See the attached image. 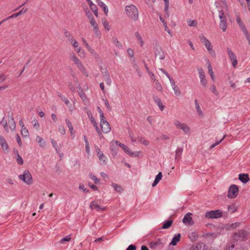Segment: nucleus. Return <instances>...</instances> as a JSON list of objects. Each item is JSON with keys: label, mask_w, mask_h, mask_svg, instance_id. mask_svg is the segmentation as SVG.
Masks as SVG:
<instances>
[{"label": "nucleus", "mask_w": 250, "mask_h": 250, "mask_svg": "<svg viewBox=\"0 0 250 250\" xmlns=\"http://www.w3.org/2000/svg\"><path fill=\"white\" fill-rule=\"evenodd\" d=\"M59 131L62 135H64L66 133L64 127L62 125L59 126Z\"/></svg>", "instance_id": "obj_62"}, {"label": "nucleus", "mask_w": 250, "mask_h": 250, "mask_svg": "<svg viewBox=\"0 0 250 250\" xmlns=\"http://www.w3.org/2000/svg\"><path fill=\"white\" fill-rule=\"evenodd\" d=\"M78 68L84 74L85 76H88V73L86 70L85 68L82 64V62L81 63H79V64L76 65Z\"/></svg>", "instance_id": "obj_31"}, {"label": "nucleus", "mask_w": 250, "mask_h": 250, "mask_svg": "<svg viewBox=\"0 0 250 250\" xmlns=\"http://www.w3.org/2000/svg\"><path fill=\"white\" fill-rule=\"evenodd\" d=\"M0 124L2 125L6 132H8L9 131H14L15 130L16 123L13 116H8V122L5 120L4 117H3Z\"/></svg>", "instance_id": "obj_2"}, {"label": "nucleus", "mask_w": 250, "mask_h": 250, "mask_svg": "<svg viewBox=\"0 0 250 250\" xmlns=\"http://www.w3.org/2000/svg\"><path fill=\"white\" fill-rule=\"evenodd\" d=\"M172 223V221H171V220L167 221L164 223L162 228L163 229H167L171 226Z\"/></svg>", "instance_id": "obj_43"}, {"label": "nucleus", "mask_w": 250, "mask_h": 250, "mask_svg": "<svg viewBox=\"0 0 250 250\" xmlns=\"http://www.w3.org/2000/svg\"><path fill=\"white\" fill-rule=\"evenodd\" d=\"M27 11V8H23L20 12L17 13H15L11 16L8 17V18H14L18 17L19 16L25 13Z\"/></svg>", "instance_id": "obj_29"}, {"label": "nucleus", "mask_w": 250, "mask_h": 250, "mask_svg": "<svg viewBox=\"0 0 250 250\" xmlns=\"http://www.w3.org/2000/svg\"><path fill=\"white\" fill-rule=\"evenodd\" d=\"M180 238L181 234L178 233L177 234L175 235L172 238V241L170 243V245L175 246L177 244V243L180 240Z\"/></svg>", "instance_id": "obj_27"}, {"label": "nucleus", "mask_w": 250, "mask_h": 250, "mask_svg": "<svg viewBox=\"0 0 250 250\" xmlns=\"http://www.w3.org/2000/svg\"><path fill=\"white\" fill-rule=\"evenodd\" d=\"M112 41L114 45L118 47L119 49H123V45L119 41L117 38L113 37L112 38Z\"/></svg>", "instance_id": "obj_33"}, {"label": "nucleus", "mask_w": 250, "mask_h": 250, "mask_svg": "<svg viewBox=\"0 0 250 250\" xmlns=\"http://www.w3.org/2000/svg\"><path fill=\"white\" fill-rule=\"evenodd\" d=\"M0 145L2 150L5 152L8 153L9 151L8 145L5 139L0 135Z\"/></svg>", "instance_id": "obj_16"}, {"label": "nucleus", "mask_w": 250, "mask_h": 250, "mask_svg": "<svg viewBox=\"0 0 250 250\" xmlns=\"http://www.w3.org/2000/svg\"><path fill=\"white\" fill-rule=\"evenodd\" d=\"M188 24L190 27H195L197 24V21L196 20H188L187 21Z\"/></svg>", "instance_id": "obj_46"}, {"label": "nucleus", "mask_w": 250, "mask_h": 250, "mask_svg": "<svg viewBox=\"0 0 250 250\" xmlns=\"http://www.w3.org/2000/svg\"><path fill=\"white\" fill-rule=\"evenodd\" d=\"M185 134L189 135L191 133L190 127L186 124L184 123L180 129Z\"/></svg>", "instance_id": "obj_21"}, {"label": "nucleus", "mask_w": 250, "mask_h": 250, "mask_svg": "<svg viewBox=\"0 0 250 250\" xmlns=\"http://www.w3.org/2000/svg\"><path fill=\"white\" fill-rule=\"evenodd\" d=\"M78 93L79 94V95H80L81 98L84 104H88L89 101H88V99L86 98L84 93L83 92V91L81 87H79Z\"/></svg>", "instance_id": "obj_20"}, {"label": "nucleus", "mask_w": 250, "mask_h": 250, "mask_svg": "<svg viewBox=\"0 0 250 250\" xmlns=\"http://www.w3.org/2000/svg\"><path fill=\"white\" fill-rule=\"evenodd\" d=\"M201 42L205 46L207 49L212 46L210 42L203 34H200L199 36Z\"/></svg>", "instance_id": "obj_17"}, {"label": "nucleus", "mask_w": 250, "mask_h": 250, "mask_svg": "<svg viewBox=\"0 0 250 250\" xmlns=\"http://www.w3.org/2000/svg\"><path fill=\"white\" fill-rule=\"evenodd\" d=\"M116 144H118L126 153L131 157H138L140 153V151H132L126 146L117 141H116Z\"/></svg>", "instance_id": "obj_4"}, {"label": "nucleus", "mask_w": 250, "mask_h": 250, "mask_svg": "<svg viewBox=\"0 0 250 250\" xmlns=\"http://www.w3.org/2000/svg\"><path fill=\"white\" fill-rule=\"evenodd\" d=\"M225 135H224L223 136V137L219 141H217L214 144H213V145H212L210 146V148L212 149L213 148V147H214L215 146H217L218 145H219L220 143H221V142L224 140V139L225 138Z\"/></svg>", "instance_id": "obj_55"}, {"label": "nucleus", "mask_w": 250, "mask_h": 250, "mask_svg": "<svg viewBox=\"0 0 250 250\" xmlns=\"http://www.w3.org/2000/svg\"><path fill=\"white\" fill-rule=\"evenodd\" d=\"M169 80L171 84L172 88L174 91L175 95L177 96H180L181 95V91L178 86L176 84V82H175L174 79L172 78H171Z\"/></svg>", "instance_id": "obj_10"}, {"label": "nucleus", "mask_w": 250, "mask_h": 250, "mask_svg": "<svg viewBox=\"0 0 250 250\" xmlns=\"http://www.w3.org/2000/svg\"><path fill=\"white\" fill-rule=\"evenodd\" d=\"M218 17L220 19V28L223 32H225L227 28V23L226 17L225 16L224 12L222 10L218 9Z\"/></svg>", "instance_id": "obj_3"}, {"label": "nucleus", "mask_w": 250, "mask_h": 250, "mask_svg": "<svg viewBox=\"0 0 250 250\" xmlns=\"http://www.w3.org/2000/svg\"><path fill=\"white\" fill-rule=\"evenodd\" d=\"M89 175L90 177L94 181L95 183L97 184L99 182V180L92 173H89Z\"/></svg>", "instance_id": "obj_58"}, {"label": "nucleus", "mask_w": 250, "mask_h": 250, "mask_svg": "<svg viewBox=\"0 0 250 250\" xmlns=\"http://www.w3.org/2000/svg\"><path fill=\"white\" fill-rule=\"evenodd\" d=\"M153 100L156 104L159 106L160 110L161 111H163L165 108V106L163 105L161 100L158 97L154 96L153 97Z\"/></svg>", "instance_id": "obj_23"}, {"label": "nucleus", "mask_w": 250, "mask_h": 250, "mask_svg": "<svg viewBox=\"0 0 250 250\" xmlns=\"http://www.w3.org/2000/svg\"><path fill=\"white\" fill-rule=\"evenodd\" d=\"M160 20L163 23V25L165 27V30L171 36V32L170 30L168 29L167 27V24L166 22L165 21L164 19L162 18V17L160 16L159 17Z\"/></svg>", "instance_id": "obj_35"}, {"label": "nucleus", "mask_w": 250, "mask_h": 250, "mask_svg": "<svg viewBox=\"0 0 250 250\" xmlns=\"http://www.w3.org/2000/svg\"><path fill=\"white\" fill-rule=\"evenodd\" d=\"M189 238L191 241H194L198 238V235L196 232H192L189 235Z\"/></svg>", "instance_id": "obj_50"}, {"label": "nucleus", "mask_w": 250, "mask_h": 250, "mask_svg": "<svg viewBox=\"0 0 250 250\" xmlns=\"http://www.w3.org/2000/svg\"><path fill=\"white\" fill-rule=\"evenodd\" d=\"M238 193V188L237 186L235 185H232L229 188L228 197L229 198H234L237 196Z\"/></svg>", "instance_id": "obj_8"}, {"label": "nucleus", "mask_w": 250, "mask_h": 250, "mask_svg": "<svg viewBox=\"0 0 250 250\" xmlns=\"http://www.w3.org/2000/svg\"><path fill=\"white\" fill-rule=\"evenodd\" d=\"M189 250H208V247L204 243H197L192 245Z\"/></svg>", "instance_id": "obj_11"}, {"label": "nucleus", "mask_w": 250, "mask_h": 250, "mask_svg": "<svg viewBox=\"0 0 250 250\" xmlns=\"http://www.w3.org/2000/svg\"><path fill=\"white\" fill-rule=\"evenodd\" d=\"M98 4H99V5L101 7L103 8V10H104V13L106 15H107V14L108 13V8L107 7V6L105 5V4L103 2H102V1H99Z\"/></svg>", "instance_id": "obj_39"}, {"label": "nucleus", "mask_w": 250, "mask_h": 250, "mask_svg": "<svg viewBox=\"0 0 250 250\" xmlns=\"http://www.w3.org/2000/svg\"><path fill=\"white\" fill-rule=\"evenodd\" d=\"M64 35L65 37H66V38H68V40L69 39H71V38H73V37L71 35V33L68 31H67V30H65L64 31Z\"/></svg>", "instance_id": "obj_63"}, {"label": "nucleus", "mask_w": 250, "mask_h": 250, "mask_svg": "<svg viewBox=\"0 0 250 250\" xmlns=\"http://www.w3.org/2000/svg\"><path fill=\"white\" fill-rule=\"evenodd\" d=\"M240 223L239 222H236L231 224H228L227 225V228L229 229H234L238 227Z\"/></svg>", "instance_id": "obj_37"}, {"label": "nucleus", "mask_w": 250, "mask_h": 250, "mask_svg": "<svg viewBox=\"0 0 250 250\" xmlns=\"http://www.w3.org/2000/svg\"><path fill=\"white\" fill-rule=\"evenodd\" d=\"M165 3V9L164 11H165L167 15L168 16V8H169V0H163Z\"/></svg>", "instance_id": "obj_42"}, {"label": "nucleus", "mask_w": 250, "mask_h": 250, "mask_svg": "<svg viewBox=\"0 0 250 250\" xmlns=\"http://www.w3.org/2000/svg\"><path fill=\"white\" fill-rule=\"evenodd\" d=\"M102 74L104 80L105 81L106 84L108 85H110L111 84V79L108 71L105 69L104 71L102 72Z\"/></svg>", "instance_id": "obj_19"}, {"label": "nucleus", "mask_w": 250, "mask_h": 250, "mask_svg": "<svg viewBox=\"0 0 250 250\" xmlns=\"http://www.w3.org/2000/svg\"><path fill=\"white\" fill-rule=\"evenodd\" d=\"M65 122L69 128L71 135H73V127L71 124V123L67 119H65Z\"/></svg>", "instance_id": "obj_38"}, {"label": "nucleus", "mask_w": 250, "mask_h": 250, "mask_svg": "<svg viewBox=\"0 0 250 250\" xmlns=\"http://www.w3.org/2000/svg\"><path fill=\"white\" fill-rule=\"evenodd\" d=\"M183 148H180V147H178L176 150V155H175V159H178V158H179L182 152H183Z\"/></svg>", "instance_id": "obj_48"}, {"label": "nucleus", "mask_w": 250, "mask_h": 250, "mask_svg": "<svg viewBox=\"0 0 250 250\" xmlns=\"http://www.w3.org/2000/svg\"><path fill=\"white\" fill-rule=\"evenodd\" d=\"M111 186L118 192L121 193L123 190L122 187L120 185H118L115 183H112Z\"/></svg>", "instance_id": "obj_36"}, {"label": "nucleus", "mask_w": 250, "mask_h": 250, "mask_svg": "<svg viewBox=\"0 0 250 250\" xmlns=\"http://www.w3.org/2000/svg\"><path fill=\"white\" fill-rule=\"evenodd\" d=\"M21 134L24 137H27L29 135V133L26 127L22 126L21 129Z\"/></svg>", "instance_id": "obj_47"}, {"label": "nucleus", "mask_w": 250, "mask_h": 250, "mask_svg": "<svg viewBox=\"0 0 250 250\" xmlns=\"http://www.w3.org/2000/svg\"><path fill=\"white\" fill-rule=\"evenodd\" d=\"M99 160L103 162H105L106 158V156L102 152L100 153L98 155Z\"/></svg>", "instance_id": "obj_51"}, {"label": "nucleus", "mask_w": 250, "mask_h": 250, "mask_svg": "<svg viewBox=\"0 0 250 250\" xmlns=\"http://www.w3.org/2000/svg\"><path fill=\"white\" fill-rule=\"evenodd\" d=\"M70 59L74 62V63L77 65L79 64V63H81V62L80 60V59L76 56V55L72 53L70 55Z\"/></svg>", "instance_id": "obj_28"}, {"label": "nucleus", "mask_w": 250, "mask_h": 250, "mask_svg": "<svg viewBox=\"0 0 250 250\" xmlns=\"http://www.w3.org/2000/svg\"><path fill=\"white\" fill-rule=\"evenodd\" d=\"M238 178L243 183H246L250 180L249 175L247 174H240Z\"/></svg>", "instance_id": "obj_24"}, {"label": "nucleus", "mask_w": 250, "mask_h": 250, "mask_svg": "<svg viewBox=\"0 0 250 250\" xmlns=\"http://www.w3.org/2000/svg\"><path fill=\"white\" fill-rule=\"evenodd\" d=\"M134 35L136 38L137 41L139 42L140 46L142 47L144 44V42L142 37H141V36L140 35L138 32H135Z\"/></svg>", "instance_id": "obj_30"}, {"label": "nucleus", "mask_w": 250, "mask_h": 250, "mask_svg": "<svg viewBox=\"0 0 250 250\" xmlns=\"http://www.w3.org/2000/svg\"><path fill=\"white\" fill-rule=\"evenodd\" d=\"M32 123L33 124V126L34 127H35L36 129L39 128V127L40 126V124H39V122H38V121L36 119H34L33 120Z\"/></svg>", "instance_id": "obj_59"}, {"label": "nucleus", "mask_w": 250, "mask_h": 250, "mask_svg": "<svg viewBox=\"0 0 250 250\" xmlns=\"http://www.w3.org/2000/svg\"><path fill=\"white\" fill-rule=\"evenodd\" d=\"M235 235H237L240 239L241 240H244L247 236V233L244 230H241L239 231L237 233H235Z\"/></svg>", "instance_id": "obj_26"}, {"label": "nucleus", "mask_w": 250, "mask_h": 250, "mask_svg": "<svg viewBox=\"0 0 250 250\" xmlns=\"http://www.w3.org/2000/svg\"><path fill=\"white\" fill-rule=\"evenodd\" d=\"M70 240H71V235H69L66 236L65 237L62 239L61 240H60V243L62 244L64 242H68Z\"/></svg>", "instance_id": "obj_54"}, {"label": "nucleus", "mask_w": 250, "mask_h": 250, "mask_svg": "<svg viewBox=\"0 0 250 250\" xmlns=\"http://www.w3.org/2000/svg\"><path fill=\"white\" fill-rule=\"evenodd\" d=\"M184 123H181L178 120H175L173 124L177 129H180Z\"/></svg>", "instance_id": "obj_44"}, {"label": "nucleus", "mask_w": 250, "mask_h": 250, "mask_svg": "<svg viewBox=\"0 0 250 250\" xmlns=\"http://www.w3.org/2000/svg\"><path fill=\"white\" fill-rule=\"evenodd\" d=\"M100 125L102 130L104 133H107L110 132L111 127L109 124L106 120L105 117L100 118Z\"/></svg>", "instance_id": "obj_7"}, {"label": "nucleus", "mask_w": 250, "mask_h": 250, "mask_svg": "<svg viewBox=\"0 0 250 250\" xmlns=\"http://www.w3.org/2000/svg\"><path fill=\"white\" fill-rule=\"evenodd\" d=\"M138 141L145 146H147L149 144V142L143 137H138Z\"/></svg>", "instance_id": "obj_49"}, {"label": "nucleus", "mask_w": 250, "mask_h": 250, "mask_svg": "<svg viewBox=\"0 0 250 250\" xmlns=\"http://www.w3.org/2000/svg\"><path fill=\"white\" fill-rule=\"evenodd\" d=\"M90 207L91 209H96L97 211L104 210V208L101 207L95 201H93L90 203Z\"/></svg>", "instance_id": "obj_25"}, {"label": "nucleus", "mask_w": 250, "mask_h": 250, "mask_svg": "<svg viewBox=\"0 0 250 250\" xmlns=\"http://www.w3.org/2000/svg\"><path fill=\"white\" fill-rule=\"evenodd\" d=\"M17 154L16 160H17V162L20 165H22L23 161L22 158L20 156V155L19 154L18 152H17Z\"/></svg>", "instance_id": "obj_53"}, {"label": "nucleus", "mask_w": 250, "mask_h": 250, "mask_svg": "<svg viewBox=\"0 0 250 250\" xmlns=\"http://www.w3.org/2000/svg\"><path fill=\"white\" fill-rule=\"evenodd\" d=\"M192 215L191 213H187L183 219V222L184 224L188 226H191L193 225L194 221L192 219L191 215Z\"/></svg>", "instance_id": "obj_12"}, {"label": "nucleus", "mask_w": 250, "mask_h": 250, "mask_svg": "<svg viewBox=\"0 0 250 250\" xmlns=\"http://www.w3.org/2000/svg\"><path fill=\"white\" fill-rule=\"evenodd\" d=\"M208 53L210 54V55L213 57H215V51L212 49V46H211L210 47L207 49Z\"/></svg>", "instance_id": "obj_57"}, {"label": "nucleus", "mask_w": 250, "mask_h": 250, "mask_svg": "<svg viewBox=\"0 0 250 250\" xmlns=\"http://www.w3.org/2000/svg\"><path fill=\"white\" fill-rule=\"evenodd\" d=\"M125 11L126 15L131 20L135 21L139 19V11L137 8L133 4L126 6Z\"/></svg>", "instance_id": "obj_1"}, {"label": "nucleus", "mask_w": 250, "mask_h": 250, "mask_svg": "<svg viewBox=\"0 0 250 250\" xmlns=\"http://www.w3.org/2000/svg\"><path fill=\"white\" fill-rule=\"evenodd\" d=\"M210 89L211 91L215 95H218V92L217 91L215 86L214 84L211 85Z\"/></svg>", "instance_id": "obj_56"}, {"label": "nucleus", "mask_w": 250, "mask_h": 250, "mask_svg": "<svg viewBox=\"0 0 250 250\" xmlns=\"http://www.w3.org/2000/svg\"><path fill=\"white\" fill-rule=\"evenodd\" d=\"M102 23L105 28V29L108 31L110 29V27L109 25L108 22L105 19L102 20Z\"/></svg>", "instance_id": "obj_41"}, {"label": "nucleus", "mask_w": 250, "mask_h": 250, "mask_svg": "<svg viewBox=\"0 0 250 250\" xmlns=\"http://www.w3.org/2000/svg\"><path fill=\"white\" fill-rule=\"evenodd\" d=\"M79 188L80 189L83 190L85 193H87L89 192V190L86 188L84 187V186L83 184L80 185Z\"/></svg>", "instance_id": "obj_64"}, {"label": "nucleus", "mask_w": 250, "mask_h": 250, "mask_svg": "<svg viewBox=\"0 0 250 250\" xmlns=\"http://www.w3.org/2000/svg\"><path fill=\"white\" fill-rule=\"evenodd\" d=\"M155 87L156 89L159 91H163V87L160 83L158 81H156V82L155 83Z\"/></svg>", "instance_id": "obj_52"}, {"label": "nucleus", "mask_w": 250, "mask_h": 250, "mask_svg": "<svg viewBox=\"0 0 250 250\" xmlns=\"http://www.w3.org/2000/svg\"><path fill=\"white\" fill-rule=\"evenodd\" d=\"M194 103L195 105V108L197 111V113L198 115L201 117H203L204 116L203 112H202L200 106L199 105V104L197 100H194Z\"/></svg>", "instance_id": "obj_22"}, {"label": "nucleus", "mask_w": 250, "mask_h": 250, "mask_svg": "<svg viewBox=\"0 0 250 250\" xmlns=\"http://www.w3.org/2000/svg\"><path fill=\"white\" fill-rule=\"evenodd\" d=\"M19 178L27 185H30L32 183V177L28 170H25L23 174L19 176Z\"/></svg>", "instance_id": "obj_5"}, {"label": "nucleus", "mask_w": 250, "mask_h": 250, "mask_svg": "<svg viewBox=\"0 0 250 250\" xmlns=\"http://www.w3.org/2000/svg\"><path fill=\"white\" fill-rule=\"evenodd\" d=\"M161 244H162V243L160 240L155 241V242H152L150 244V246L151 248L155 249L157 247L160 246Z\"/></svg>", "instance_id": "obj_40"}, {"label": "nucleus", "mask_w": 250, "mask_h": 250, "mask_svg": "<svg viewBox=\"0 0 250 250\" xmlns=\"http://www.w3.org/2000/svg\"><path fill=\"white\" fill-rule=\"evenodd\" d=\"M162 177V173L161 172H159V173L156 175L155 180L153 182L152 186L154 187L156 186V185L159 182Z\"/></svg>", "instance_id": "obj_32"}, {"label": "nucleus", "mask_w": 250, "mask_h": 250, "mask_svg": "<svg viewBox=\"0 0 250 250\" xmlns=\"http://www.w3.org/2000/svg\"><path fill=\"white\" fill-rule=\"evenodd\" d=\"M88 117H89L90 121H91V123H92L93 126L95 127L96 129H97V127H98L97 124L95 119L92 116L91 114H88Z\"/></svg>", "instance_id": "obj_45"}, {"label": "nucleus", "mask_w": 250, "mask_h": 250, "mask_svg": "<svg viewBox=\"0 0 250 250\" xmlns=\"http://www.w3.org/2000/svg\"><path fill=\"white\" fill-rule=\"evenodd\" d=\"M198 71L199 74V78L200 79V83L201 84L206 87L207 83V81L205 79V75L203 69L201 67H198Z\"/></svg>", "instance_id": "obj_15"}, {"label": "nucleus", "mask_w": 250, "mask_h": 250, "mask_svg": "<svg viewBox=\"0 0 250 250\" xmlns=\"http://www.w3.org/2000/svg\"><path fill=\"white\" fill-rule=\"evenodd\" d=\"M205 216L208 218H217L222 216V213L219 210H211L207 212Z\"/></svg>", "instance_id": "obj_9"}, {"label": "nucleus", "mask_w": 250, "mask_h": 250, "mask_svg": "<svg viewBox=\"0 0 250 250\" xmlns=\"http://www.w3.org/2000/svg\"><path fill=\"white\" fill-rule=\"evenodd\" d=\"M91 26L93 27V32L97 37L100 38L101 37V33L99 30L98 25L94 20V17L88 19Z\"/></svg>", "instance_id": "obj_6"}, {"label": "nucleus", "mask_w": 250, "mask_h": 250, "mask_svg": "<svg viewBox=\"0 0 250 250\" xmlns=\"http://www.w3.org/2000/svg\"><path fill=\"white\" fill-rule=\"evenodd\" d=\"M68 41L70 42L72 46L74 48L75 51L77 53H79L80 52V49H81V47L79 46V44L76 40H75L74 38H71V39H69Z\"/></svg>", "instance_id": "obj_18"}, {"label": "nucleus", "mask_w": 250, "mask_h": 250, "mask_svg": "<svg viewBox=\"0 0 250 250\" xmlns=\"http://www.w3.org/2000/svg\"><path fill=\"white\" fill-rule=\"evenodd\" d=\"M61 100L63 101L64 102V103L66 104V105H68L69 104H70V102L67 99V98H66L65 96H61Z\"/></svg>", "instance_id": "obj_60"}, {"label": "nucleus", "mask_w": 250, "mask_h": 250, "mask_svg": "<svg viewBox=\"0 0 250 250\" xmlns=\"http://www.w3.org/2000/svg\"><path fill=\"white\" fill-rule=\"evenodd\" d=\"M155 57L159 58L160 60H164L165 58L164 51L160 46H157L155 48Z\"/></svg>", "instance_id": "obj_13"}, {"label": "nucleus", "mask_w": 250, "mask_h": 250, "mask_svg": "<svg viewBox=\"0 0 250 250\" xmlns=\"http://www.w3.org/2000/svg\"><path fill=\"white\" fill-rule=\"evenodd\" d=\"M36 140L39 144L41 147H44L45 146V142L43 139L39 136H37L36 138Z\"/></svg>", "instance_id": "obj_34"}, {"label": "nucleus", "mask_w": 250, "mask_h": 250, "mask_svg": "<svg viewBox=\"0 0 250 250\" xmlns=\"http://www.w3.org/2000/svg\"><path fill=\"white\" fill-rule=\"evenodd\" d=\"M51 144L53 145V146L55 148L56 150L57 151H58V145H57V144L56 142L55 141V140L54 139H52L51 140Z\"/></svg>", "instance_id": "obj_61"}, {"label": "nucleus", "mask_w": 250, "mask_h": 250, "mask_svg": "<svg viewBox=\"0 0 250 250\" xmlns=\"http://www.w3.org/2000/svg\"><path fill=\"white\" fill-rule=\"evenodd\" d=\"M227 52L229 55V58L232 62V64L234 67H235L237 64V60L235 55L233 53L231 50L228 48Z\"/></svg>", "instance_id": "obj_14"}]
</instances>
